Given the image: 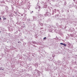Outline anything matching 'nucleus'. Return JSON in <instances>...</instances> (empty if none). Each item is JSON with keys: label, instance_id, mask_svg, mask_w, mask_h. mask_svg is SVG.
Returning <instances> with one entry per match:
<instances>
[{"label": "nucleus", "instance_id": "8", "mask_svg": "<svg viewBox=\"0 0 77 77\" xmlns=\"http://www.w3.org/2000/svg\"><path fill=\"white\" fill-rule=\"evenodd\" d=\"M33 12V11H32V12Z\"/></svg>", "mask_w": 77, "mask_h": 77}, {"label": "nucleus", "instance_id": "6", "mask_svg": "<svg viewBox=\"0 0 77 77\" xmlns=\"http://www.w3.org/2000/svg\"><path fill=\"white\" fill-rule=\"evenodd\" d=\"M42 26H43V24H42Z\"/></svg>", "mask_w": 77, "mask_h": 77}, {"label": "nucleus", "instance_id": "1", "mask_svg": "<svg viewBox=\"0 0 77 77\" xmlns=\"http://www.w3.org/2000/svg\"><path fill=\"white\" fill-rule=\"evenodd\" d=\"M63 45H64V47H66V44H63Z\"/></svg>", "mask_w": 77, "mask_h": 77}, {"label": "nucleus", "instance_id": "7", "mask_svg": "<svg viewBox=\"0 0 77 77\" xmlns=\"http://www.w3.org/2000/svg\"><path fill=\"white\" fill-rule=\"evenodd\" d=\"M16 14H17V12L16 13Z\"/></svg>", "mask_w": 77, "mask_h": 77}, {"label": "nucleus", "instance_id": "3", "mask_svg": "<svg viewBox=\"0 0 77 77\" xmlns=\"http://www.w3.org/2000/svg\"><path fill=\"white\" fill-rule=\"evenodd\" d=\"M60 44H61V45H63V43H60Z\"/></svg>", "mask_w": 77, "mask_h": 77}, {"label": "nucleus", "instance_id": "4", "mask_svg": "<svg viewBox=\"0 0 77 77\" xmlns=\"http://www.w3.org/2000/svg\"><path fill=\"white\" fill-rule=\"evenodd\" d=\"M46 37H45L43 39H46Z\"/></svg>", "mask_w": 77, "mask_h": 77}, {"label": "nucleus", "instance_id": "2", "mask_svg": "<svg viewBox=\"0 0 77 77\" xmlns=\"http://www.w3.org/2000/svg\"><path fill=\"white\" fill-rule=\"evenodd\" d=\"M6 18H4L3 20H6Z\"/></svg>", "mask_w": 77, "mask_h": 77}, {"label": "nucleus", "instance_id": "5", "mask_svg": "<svg viewBox=\"0 0 77 77\" xmlns=\"http://www.w3.org/2000/svg\"><path fill=\"white\" fill-rule=\"evenodd\" d=\"M0 20H1V17H0Z\"/></svg>", "mask_w": 77, "mask_h": 77}]
</instances>
